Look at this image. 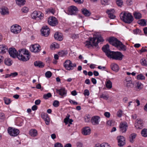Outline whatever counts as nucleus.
<instances>
[{
    "label": "nucleus",
    "mask_w": 147,
    "mask_h": 147,
    "mask_svg": "<svg viewBox=\"0 0 147 147\" xmlns=\"http://www.w3.org/2000/svg\"><path fill=\"white\" fill-rule=\"evenodd\" d=\"M8 52L11 57L13 58L17 57L19 59L24 61H27L29 59L28 51L25 49H21L17 52L14 48H9Z\"/></svg>",
    "instance_id": "1"
},
{
    "label": "nucleus",
    "mask_w": 147,
    "mask_h": 147,
    "mask_svg": "<svg viewBox=\"0 0 147 147\" xmlns=\"http://www.w3.org/2000/svg\"><path fill=\"white\" fill-rule=\"evenodd\" d=\"M89 40L90 41H86L84 43L85 46L88 48L92 47H96L98 43L103 42L104 40L100 35H97L96 37L93 38H90Z\"/></svg>",
    "instance_id": "2"
},
{
    "label": "nucleus",
    "mask_w": 147,
    "mask_h": 147,
    "mask_svg": "<svg viewBox=\"0 0 147 147\" xmlns=\"http://www.w3.org/2000/svg\"><path fill=\"white\" fill-rule=\"evenodd\" d=\"M108 40L111 44L119 49L120 51L126 50V46L116 38L113 37H110Z\"/></svg>",
    "instance_id": "3"
},
{
    "label": "nucleus",
    "mask_w": 147,
    "mask_h": 147,
    "mask_svg": "<svg viewBox=\"0 0 147 147\" xmlns=\"http://www.w3.org/2000/svg\"><path fill=\"white\" fill-rule=\"evenodd\" d=\"M123 55L120 52L112 51L109 57L117 60H121L122 59Z\"/></svg>",
    "instance_id": "4"
},
{
    "label": "nucleus",
    "mask_w": 147,
    "mask_h": 147,
    "mask_svg": "<svg viewBox=\"0 0 147 147\" xmlns=\"http://www.w3.org/2000/svg\"><path fill=\"white\" fill-rule=\"evenodd\" d=\"M63 66L66 69L70 71L73 70L76 67V64L75 63H73L70 60H67L64 63Z\"/></svg>",
    "instance_id": "5"
},
{
    "label": "nucleus",
    "mask_w": 147,
    "mask_h": 147,
    "mask_svg": "<svg viewBox=\"0 0 147 147\" xmlns=\"http://www.w3.org/2000/svg\"><path fill=\"white\" fill-rule=\"evenodd\" d=\"M7 131L10 136L13 137L16 136L20 133V131L18 129L11 127L8 128Z\"/></svg>",
    "instance_id": "6"
},
{
    "label": "nucleus",
    "mask_w": 147,
    "mask_h": 147,
    "mask_svg": "<svg viewBox=\"0 0 147 147\" xmlns=\"http://www.w3.org/2000/svg\"><path fill=\"white\" fill-rule=\"evenodd\" d=\"M31 16L32 18H44V14L40 11H35L31 13Z\"/></svg>",
    "instance_id": "7"
},
{
    "label": "nucleus",
    "mask_w": 147,
    "mask_h": 147,
    "mask_svg": "<svg viewBox=\"0 0 147 147\" xmlns=\"http://www.w3.org/2000/svg\"><path fill=\"white\" fill-rule=\"evenodd\" d=\"M20 26L18 24H14L12 25L11 28V32L15 34H17L20 33L21 30Z\"/></svg>",
    "instance_id": "8"
},
{
    "label": "nucleus",
    "mask_w": 147,
    "mask_h": 147,
    "mask_svg": "<svg viewBox=\"0 0 147 147\" xmlns=\"http://www.w3.org/2000/svg\"><path fill=\"white\" fill-rule=\"evenodd\" d=\"M78 11L77 7L74 5H71L69 7L68 9L67 13L68 14L70 15H74Z\"/></svg>",
    "instance_id": "9"
},
{
    "label": "nucleus",
    "mask_w": 147,
    "mask_h": 147,
    "mask_svg": "<svg viewBox=\"0 0 147 147\" xmlns=\"http://www.w3.org/2000/svg\"><path fill=\"white\" fill-rule=\"evenodd\" d=\"M120 18H133L131 13L128 11H123L120 15Z\"/></svg>",
    "instance_id": "10"
},
{
    "label": "nucleus",
    "mask_w": 147,
    "mask_h": 147,
    "mask_svg": "<svg viewBox=\"0 0 147 147\" xmlns=\"http://www.w3.org/2000/svg\"><path fill=\"white\" fill-rule=\"evenodd\" d=\"M40 47L38 44H35L32 45L30 47V50L31 51L35 53H38L40 50Z\"/></svg>",
    "instance_id": "11"
},
{
    "label": "nucleus",
    "mask_w": 147,
    "mask_h": 147,
    "mask_svg": "<svg viewBox=\"0 0 147 147\" xmlns=\"http://www.w3.org/2000/svg\"><path fill=\"white\" fill-rule=\"evenodd\" d=\"M50 29L46 26H43L41 30V33L43 36H48L50 33Z\"/></svg>",
    "instance_id": "12"
},
{
    "label": "nucleus",
    "mask_w": 147,
    "mask_h": 147,
    "mask_svg": "<svg viewBox=\"0 0 147 147\" xmlns=\"http://www.w3.org/2000/svg\"><path fill=\"white\" fill-rule=\"evenodd\" d=\"M120 131L122 133L125 132L127 127V123L125 122L121 123L119 126Z\"/></svg>",
    "instance_id": "13"
},
{
    "label": "nucleus",
    "mask_w": 147,
    "mask_h": 147,
    "mask_svg": "<svg viewBox=\"0 0 147 147\" xmlns=\"http://www.w3.org/2000/svg\"><path fill=\"white\" fill-rule=\"evenodd\" d=\"M118 140V145L120 147H122L125 144V139L122 136H118L117 138Z\"/></svg>",
    "instance_id": "14"
},
{
    "label": "nucleus",
    "mask_w": 147,
    "mask_h": 147,
    "mask_svg": "<svg viewBox=\"0 0 147 147\" xmlns=\"http://www.w3.org/2000/svg\"><path fill=\"white\" fill-rule=\"evenodd\" d=\"M143 121L141 119H138L135 124V126L137 129H142L143 128Z\"/></svg>",
    "instance_id": "15"
},
{
    "label": "nucleus",
    "mask_w": 147,
    "mask_h": 147,
    "mask_svg": "<svg viewBox=\"0 0 147 147\" xmlns=\"http://www.w3.org/2000/svg\"><path fill=\"white\" fill-rule=\"evenodd\" d=\"M102 49L104 52H105L106 55L108 57H109V55H110L112 51H111L109 49V46L108 44H107L106 45L103 46Z\"/></svg>",
    "instance_id": "16"
},
{
    "label": "nucleus",
    "mask_w": 147,
    "mask_h": 147,
    "mask_svg": "<svg viewBox=\"0 0 147 147\" xmlns=\"http://www.w3.org/2000/svg\"><path fill=\"white\" fill-rule=\"evenodd\" d=\"M100 119L99 117L97 116L93 117L91 119L92 124L94 125H97L98 124L99 120Z\"/></svg>",
    "instance_id": "17"
},
{
    "label": "nucleus",
    "mask_w": 147,
    "mask_h": 147,
    "mask_svg": "<svg viewBox=\"0 0 147 147\" xmlns=\"http://www.w3.org/2000/svg\"><path fill=\"white\" fill-rule=\"evenodd\" d=\"M56 92L61 96H65L67 94V91L64 88H61L60 89H56Z\"/></svg>",
    "instance_id": "18"
},
{
    "label": "nucleus",
    "mask_w": 147,
    "mask_h": 147,
    "mask_svg": "<svg viewBox=\"0 0 147 147\" xmlns=\"http://www.w3.org/2000/svg\"><path fill=\"white\" fill-rule=\"evenodd\" d=\"M48 22L49 25L52 26H55L58 24L57 19H48Z\"/></svg>",
    "instance_id": "19"
},
{
    "label": "nucleus",
    "mask_w": 147,
    "mask_h": 147,
    "mask_svg": "<svg viewBox=\"0 0 147 147\" xmlns=\"http://www.w3.org/2000/svg\"><path fill=\"white\" fill-rule=\"evenodd\" d=\"M0 13L2 15H5L9 13L8 9L6 7H3L0 9Z\"/></svg>",
    "instance_id": "20"
},
{
    "label": "nucleus",
    "mask_w": 147,
    "mask_h": 147,
    "mask_svg": "<svg viewBox=\"0 0 147 147\" xmlns=\"http://www.w3.org/2000/svg\"><path fill=\"white\" fill-rule=\"evenodd\" d=\"M55 38L57 40L60 41L63 39V35L60 33L57 32L54 35Z\"/></svg>",
    "instance_id": "21"
},
{
    "label": "nucleus",
    "mask_w": 147,
    "mask_h": 147,
    "mask_svg": "<svg viewBox=\"0 0 147 147\" xmlns=\"http://www.w3.org/2000/svg\"><path fill=\"white\" fill-rule=\"evenodd\" d=\"M8 48L5 45H0V53H5L8 51Z\"/></svg>",
    "instance_id": "22"
},
{
    "label": "nucleus",
    "mask_w": 147,
    "mask_h": 147,
    "mask_svg": "<svg viewBox=\"0 0 147 147\" xmlns=\"http://www.w3.org/2000/svg\"><path fill=\"white\" fill-rule=\"evenodd\" d=\"M114 11V9H113L107 10L106 12L108 14V17L110 18H116L115 16L113 13Z\"/></svg>",
    "instance_id": "23"
},
{
    "label": "nucleus",
    "mask_w": 147,
    "mask_h": 147,
    "mask_svg": "<svg viewBox=\"0 0 147 147\" xmlns=\"http://www.w3.org/2000/svg\"><path fill=\"white\" fill-rule=\"evenodd\" d=\"M91 130L89 127H86L82 130V133L84 135H89L90 133Z\"/></svg>",
    "instance_id": "24"
},
{
    "label": "nucleus",
    "mask_w": 147,
    "mask_h": 147,
    "mask_svg": "<svg viewBox=\"0 0 147 147\" xmlns=\"http://www.w3.org/2000/svg\"><path fill=\"white\" fill-rule=\"evenodd\" d=\"M42 117L45 121L46 124L47 125L49 124V118L47 114H43L41 115Z\"/></svg>",
    "instance_id": "25"
},
{
    "label": "nucleus",
    "mask_w": 147,
    "mask_h": 147,
    "mask_svg": "<svg viewBox=\"0 0 147 147\" xmlns=\"http://www.w3.org/2000/svg\"><path fill=\"white\" fill-rule=\"evenodd\" d=\"M34 65L35 66L38 67L40 68L43 67L45 65L44 63L40 61H36L34 63Z\"/></svg>",
    "instance_id": "26"
},
{
    "label": "nucleus",
    "mask_w": 147,
    "mask_h": 147,
    "mask_svg": "<svg viewBox=\"0 0 147 147\" xmlns=\"http://www.w3.org/2000/svg\"><path fill=\"white\" fill-rule=\"evenodd\" d=\"M135 88L140 90L142 89L143 88V84L140 82H136L134 83Z\"/></svg>",
    "instance_id": "27"
},
{
    "label": "nucleus",
    "mask_w": 147,
    "mask_h": 147,
    "mask_svg": "<svg viewBox=\"0 0 147 147\" xmlns=\"http://www.w3.org/2000/svg\"><path fill=\"white\" fill-rule=\"evenodd\" d=\"M81 11L82 13L86 16H89L91 14L90 11L86 8L82 9Z\"/></svg>",
    "instance_id": "28"
},
{
    "label": "nucleus",
    "mask_w": 147,
    "mask_h": 147,
    "mask_svg": "<svg viewBox=\"0 0 147 147\" xmlns=\"http://www.w3.org/2000/svg\"><path fill=\"white\" fill-rule=\"evenodd\" d=\"M111 69L113 71L115 72H117L119 70V67L117 64L113 63L111 65Z\"/></svg>",
    "instance_id": "29"
},
{
    "label": "nucleus",
    "mask_w": 147,
    "mask_h": 147,
    "mask_svg": "<svg viewBox=\"0 0 147 147\" xmlns=\"http://www.w3.org/2000/svg\"><path fill=\"white\" fill-rule=\"evenodd\" d=\"M29 134L32 137L36 136L37 135V131L35 129H31L29 131Z\"/></svg>",
    "instance_id": "30"
},
{
    "label": "nucleus",
    "mask_w": 147,
    "mask_h": 147,
    "mask_svg": "<svg viewBox=\"0 0 147 147\" xmlns=\"http://www.w3.org/2000/svg\"><path fill=\"white\" fill-rule=\"evenodd\" d=\"M146 20L144 19H142L139 20L138 21V23L140 25L144 26L146 25Z\"/></svg>",
    "instance_id": "31"
},
{
    "label": "nucleus",
    "mask_w": 147,
    "mask_h": 147,
    "mask_svg": "<svg viewBox=\"0 0 147 147\" xmlns=\"http://www.w3.org/2000/svg\"><path fill=\"white\" fill-rule=\"evenodd\" d=\"M16 2L17 5L20 6L23 5L25 4V0H16Z\"/></svg>",
    "instance_id": "32"
},
{
    "label": "nucleus",
    "mask_w": 147,
    "mask_h": 147,
    "mask_svg": "<svg viewBox=\"0 0 147 147\" xmlns=\"http://www.w3.org/2000/svg\"><path fill=\"white\" fill-rule=\"evenodd\" d=\"M5 64L7 66H10L12 64V62L11 60L9 58H5L4 60Z\"/></svg>",
    "instance_id": "33"
},
{
    "label": "nucleus",
    "mask_w": 147,
    "mask_h": 147,
    "mask_svg": "<svg viewBox=\"0 0 147 147\" xmlns=\"http://www.w3.org/2000/svg\"><path fill=\"white\" fill-rule=\"evenodd\" d=\"M136 136V134L135 133L131 134L129 136V141L131 143H133L134 140Z\"/></svg>",
    "instance_id": "34"
},
{
    "label": "nucleus",
    "mask_w": 147,
    "mask_h": 147,
    "mask_svg": "<svg viewBox=\"0 0 147 147\" xmlns=\"http://www.w3.org/2000/svg\"><path fill=\"white\" fill-rule=\"evenodd\" d=\"M106 87L108 89H110L112 86V83L110 80H108L105 82Z\"/></svg>",
    "instance_id": "35"
},
{
    "label": "nucleus",
    "mask_w": 147,
    "mask_h": 147,
    "mask_svg": "<svg viewBox=\"0 0 147 147\" xmlns=\"http://www.w3.org/2000/svg\"><path fill=\"white\" fill-rule=\"evenodd\" d=\"M133 15L135 18H142V14L140 13L139 12H134Z\"/></svg>",
    "instance_id": "36"
},
{
    "label": "nucleus",
    "mask_w": 147,
    "mask_h": 147,
    "mask_svg": "<svg viewBox=\"0 0 147 147\" xmlns=\"http://www.w3.org/2000/svg\"><path fill=\"white\" fill-rule=\"evenodd\" d=\"M46 13H51L54 14L55 12V10L52 8H50L46 9L45 10Z\"/></svg>",
    "instance_id": "37"
},
{
    "label": "nucleus",
    "mask_w": 147,
    "mask_h": 147,
    "mask_svg": "<svg viewBox=\"0 0 147 147\" xmlns=\"http://www.w3.org/2000/svg\"><path fill=\"white\" fill-rule=\"evenodd\" d=\"M67 51H62L58 52V54L60 57H64L67 54Z\"/></svg>",
    "instance_id": "38"
},
{
    "label": "nucleus",
    "mask_w": 147,
    "mask_h": 147,
    "mask_svg": "<svg viewBox=\"0 0 147 147\" xmlns=\"http://www.w3.org/2000/svg\"><path fill=\"white\" fill-rule=\"evenodd\" d=\"M134 84H133L131 80L127 81L126 86L129 88H133L134 86Z\"/></svg>",
    "instance_id": "39"
},
{
    "label": "nucleus",
    "mask_w": 147,
    "mask_h": 147,
    "mask_svg": "<svg viewBox=\"0 0 147 147\" xmlns=\"http://www.w3.org/2000/svg\"><path fill=\"white\" fill-rule=\"evenodd\" d=\"M94 147H111L108 144L105 143L102 144L100 145L99 144L96 145Z\"/></svg>",
    "instance_id": "40"
},
{
    "label": "nucleus",
    "mask_w": 147,
    "mask_h": 147,
    "mask_svg": "<svg viewBox=\"0 0 147 147\" xmlns=\"http://www.w3.org/2000/svg\"><path fill=\"white\" fill-rule=\"evenodd\" d=\"M141 63L143 66H147V59L143 58L141 60Z\"/></svg>",
    "instance_id": "41"
},
{
    "label": "nucleus",
    "mask_w": 147,
    "mask_h": 147,
    "mask_svg": "<svg viewBox=\"0 0 147 147\" xmlns=\"http://www.w3.org/2000/svg\"><path fill=\"white\" fill-rule=\"evenodd\" d=\"M141 134L143 136L147 137V129H144L141 131Z\"/></svg>",
    "instance_id": "42"
},
{
    "label": "nucleus",
    "mask_w": 147,
    "mask_h": 147,
    "mask_svg": "<svg viewBox=\"0 0 147 147\" xmlns=\"http://www.w3.org/2000/svg\"><path fill=\"white\" fill-rule=\"evenodd\" d=\"M123 22L127 24H130L131 22L133 21V19H121Z\"/></svg>",
    "instance_id": "43"
},
{
    "label": "nucleus",
    "mask_w": 147,
    "mask_h": 147,
    "mask_svg": "<svg viewBox=\"0 0 147 147\" xmlns=\"http://www.w3.org/2000/svg\"><path fill=\"white\" fill-rule=\"evenodd\" d=\"M3 100L4 101L5 103L7 105L9 104L11 102V100L10 99L5 97L4 98Z\"/></svg>",
    "instance_id": "44"
},
{
    "label": "nucleus",
    "mask_w": 147,
    "mask_h": 147,
    "mask_svg": "<svg viewBox=\"0 0 147 147\" xmlns=\"http://www.w3.org/2000/svg\"><path fill=\"white\" fill-rule=\"evenodd\" d=\"M52 96L51 94L50 93H48L47 94H45L43 95V98L45 99H47L49 98Z\"/></svg>",
    "instance_id": "45"
},
{
    "label": "nucleus",
    "mask_w": 147,
    "mask_h": 147,
    "mask_svg": "<svg viewBox=\"0 0 147 147\" xmlns=\"http://www.w3.org/2000/svg\"><path fill=\"white\" fill-rule=\"evenodd\" d=\"M137 78L138 80H142L145 79V77L142 74H140L137 76Z\"/></svg>",
    "instance_id": "46"
},
{
    "label": "nucleus",
    "mask_w": 147,
    "mask_h": 147,
    "mask_svg": "<svg viewBox=\"0 0 147 147\" xmlns=\"http://www.w3.org/2000/svg\"><path fill=\"white\" fill-rule=\"evenodd\" d=\"M100 98H103L106 100L109 99V97L108 95H106L104 94H102L100 96Z\"/></svg>",
    "instance_id": "47"
},
{
    "label": "nucleus",
    "mask_w": 147,
    "mask_h": 147,
    "mask_svg": "<svg viewBox=\"0 0 147 147\" xmlns=\"http://www.w3.org/2000/svg\"><path fill=\"white\" fill-rule=\"evenodd\" d=\"M45 75L46 77L49 78L51 76L52 73L50 71H47L46 72Z\"/></svg>",
    "instance_id": "48"
},
{
    "label": "nucleus",
    "mask_w": 147,
    "mask_h": 147,
    "mask_svg": "<svg viewBox=\"0 0 147 147\" xmlns=\"http://www.w3.org/2000/svg\"><path fill=\"white\" fill-rule=\"evenodd\" d=\"M29 10V9L28 8L26 7H24L22 9V12L24 13H27Z\"/></svg>",
    "instance_id": "49"
},
{
    "label": "nucleus",
    "mask_w": 147,
    "mask_h": 147,
    "mask_svg": "<svg viewBox=\"0 0 147 147\" xmlns=\"http://www.w3.org/2000/svg\"><path fill=\"white\" fill-rule=\"evenodd\" d=\"M85 121L86 122L88 123L90 120V117L89 115H86L85 117Z\"/></svg>",
    "instance_id": "50"
},
{
    "label": "nucleus",
    "mask_w": 147,
    "mask_h": 147,
    "mask_svg": "<svg viewBox=\"0 0 147 147\" xmlns=\"http://www.w3.org/2000/svg\"><path fill=\"white\" fill-rule=\"evenodd\" d=\"M107 124L108 125L112 126L113 125L114 123L112 120H109L107 121Z\"/></svg>",
    "instance_id": "51"
},
{
    "label": "nucleus",
    "mask_w": 147,
    "mask_h": 147,
    "mask_svg": "<svg viewBox=\"0 0 147 147\" xmlns=\"http://www.w3.org/2000/svg\"><path fill=\"white\" fill-rule=\"evenodd\" d=\"M116 3L118 6H121L122 5L123 2L121 0H117Z\"/></svg>",
    "instance_id": "52"
},
{
    "label": "nucleus",
    "mask_w": 147,
    "mask_h": 147,
    "mask_svg": "<svg viewBox=\"0 0 147 147\" xmlns=\"http://www.w3.org/2000/svg\"><path fill=\"white\" fill-rule=\"evenodd\" d=\"M53 105L55 107H58L59 105V102L57 100L55 101L53 103Z\"/></svg>",
    "instance_id": "53"
},
{
    "label": "nucleus",
    "mask_w": 147,
    "mask_h": 147,
    "mask_svg": "<svg viewBox=\"0 0 147 147\" xmlns=\"http://www.w3.org/2000/svg\"><path fill=\"white\" fill-rule=\"evenodd\" d=\"M54 147H63V146L61 143L57 142L54 144Z\"/></svg>",
    "instance_id": "54"
},
{
    "label": "nucleus",
    "mask_w": 147,
    "mask_h": 147,
    "mask_svg": "<svg viewBox=\"0 0 147 147\" xmlns=\"http://www.w3.org/2000/svg\"><path fill=\"white\" fill-rule=\"evenodd\" d=\"M108 3V1L107 0H101V4L103 5H107Z\"/></svg>",
    "instance_id": "55"
},
{
    "label": "nucleus",
    "mask_w": 147,
    "mask_h": 147,
    "mask_svg": "<svg viewBox=\"0 0 147 147\" xmlns=\"http://www.w3.org/2000/svg\"><path fill=\"white\" fill-rule=\"evenodd\" d=\"M89 92L87 89H85L84 91V94L85 96H88L89 95Z\"/></svg>",
    "instance_id": "56"
},
{
    "label": "nucleus",
    "mask_w": 147,
    "mask_h": 147,
    "mask_svg": "<svg viewBox=\"0 0 147 147\" xmlns=\"http://www.w3.org/2000/svg\"><path fill=\"white\" fill-rule=\"evenodd\" d=\"M122 113V111L121 110H119L117 113V115L119 117H121Z\"/></svg>",
    "instance_id": "57"
},
{
    "label": "nucleus",
    "mask_w": 147,
    "mask_h": 147,
    "mask_svg": "<svg viewBox=\"0 0 147 147\" xmlns=\"http://www.w3.org/2000/svg\"><path fill=\"white\" fill-rule=\"evenodd\" d=\"M69 102L73 104H74V105H76L78 104V103L77 102L75 101L72 100H71L69 99Z\"/></svg>",
    "instance_id": "58"
},
{
    "label": "nucleus",
    "mask_w": 147,
    "mask_h": 147,
    "mask_svg": "<svg viewBox=\"0 0 147 147\" xmlns=\"http://www.w3.org/2000/svg\"><path fill=\"white\" fill-rule=\"evenodd\" d=\"M69 116L68 117H67L64 119V122L66 124H67L69 120Z\"/></svg>",
    "instance_id": "59"
},
{
    "label": "nucleus",
    "mask_w": 147,
    "mask_h": 147,
    "mask_svg": "<svg viewBox=\"0 0 147 147\" xmlns=\"http://www.w3.org/2000/svg\"><path fill=\"white\" fill-rule=\"evenodd\" d=\"M75 2L78 4H81L84 2V0H74Z\"/></svg>",
    "instance_id": "60"
},
{
    "label": "nucleus",
    "mask_w": 147,
    "mask_h": 147,
    "mask_svg": "<svg viewBox=\"0 0 147 147\" xmlns=\"http://www.w3.org/2000/svg\"><path fill=\"white\" fill-rule=\"evenodd\" d=\"M55 45H58V44L57 43L54 42L53 43L51 46V48H57V46H55Z\"/></svg>",
    "instance_id": "61"
},
{
    "label": "nucleus",
    "mask_w": 147,
    "mask_h": 147,
    "mask_svg": "<svg viewBox=\"0 0 147 147\" xmlns=\"http://www.w3.org/2000/svg\"><path fill=\"white\" fill-rule=\"evenodd\" d=\"M104 115L107 118H109L110 116V113L108 112H106L105 113Z\"/></svg>",
    "instance_id": "62"
},
{
    "label": "nucleus",
    "mask_w": 147,
    "mask_h": 147,
    "mask_svg": "<svg viewBox=\"0 0 147 147\" xmlns=\"http://www.w3.org/2000/svg\"><path fill=\"white\" fill-rule=\"evenodd\" d=\"M0 118L3 119H4L5 118V115L3 113H0Z\"/></svg>",
    "instance_id": "63"
},
{
    "label": "nucleus",
    "mask_w": 147,
    "mask_h": 147,
    "mask_svg": "<svg viewBox=\"0 0 147 147\" xmlns=\"http://www.w3.org/2000/svg\"><path fill=\"white\" fill-rule=\"evenodd\" d=\"M146 51V49L144 47H143L141 50L140 51V52L141 53Z\"/></svg>",
    "instance_id": "64"
}]
</instances>
